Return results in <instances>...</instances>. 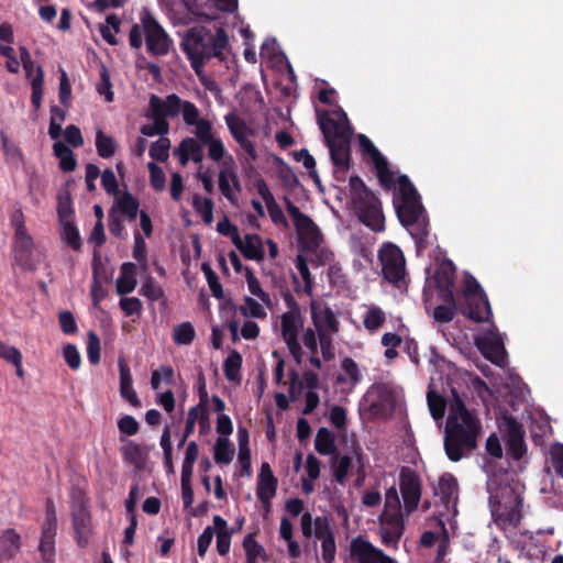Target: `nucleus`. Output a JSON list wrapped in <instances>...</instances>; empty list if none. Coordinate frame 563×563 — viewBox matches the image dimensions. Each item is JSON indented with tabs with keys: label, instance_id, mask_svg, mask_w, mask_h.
Instances as JSON below:
<instances>
[{
	"label": "nucleus",
	"instance_id": "nucleus-1",
	"mask_svg": "<svg viewBox=\"0 0 563 563\" xmlns=\"http://www.w3.org/2000/svg\"><path fill=\"white\" fill-rule=\"evenodd\" d=\"M444 434L445 454L452 462L462 460L465 453L477 448L481 421L466 408L457 391L452 390Z\"/></svg>",
	"mask_w": 563,
	"mask_h": 563
},
{
	"label": "nucleus",
	"instance_id": "nucleus-2",
	"mask_svg": "<svg viewBox=\"0 0 563 563\" xmlns=\"http://www.w3.org/2000/svg\"><path fill=\"white\" fill-rule=\"evenodd\" d=\"M397 185V191L394 195L396 214L411 236L421 243L429 233V222L421 197L407 175H399Z\"/></svg>",
	"mask_w": 563,
	"mask_h": 563
},
{
	"label": "nucleus",
	"instance_id": "nucleus-3",
	"mask_svg": "<svg viewBox=\"0 0 563 563\" xmlns=\"http://www.w3.org/2000/svg\"><path fill=\"white\" fill-rule=\"evenodd\" d=\"M229 45V38L222 27L217 29L213 34L205 26L189 29L181 41V49L187 55L192 69L200 74L205 62L212 58H223V51Z\"/></svg>",
	"mask_w": 563,
	"mask_h": 563
},
{
	"label": "nucleus",
	"instance_id": "nucleus-4",
	"mask_svg": "<svg viewBox=\"0 0 563 563\" xmlns=\"http://www.w3.org/2000/svg\"><path fill=\"white\" fill-rule=\"evenodd\" d=\"M318 113V123L330 150L331 161L336 168L345 173L351 162L352 128L347 115L342 108L332 112Z\"/></svg>",
	"mask_w": 563,
	"mask_h": 563
},
{
	"label": "nucleus",
	"instance_id": "nucleus-5",
	"mask_svg": "<svg viewBox=\"0 0 563 563\" xmlns=\"http://www.w3.org/2000/svg\"><path fill=\"white\" fill-rule=\"evenodd\" d=\"M351 205L360 222L374 232L385 229V217L379 198L358 176L350 177Z\"/></svg>",
	"mask_w": 563,
	"mask_h": 563
},
{
	"label": "nucleus",
	"instance_id": "nucleus-6",
	"mask_svg": "<svg viewBox=\"0 0 563 563\" xmlns=\"http://www.w3.org/2000/svg\"><path fill=\"white\" fill-rule=\"evenodd\" d=\"M460 312L470 320L482 323L489 321L492 308L484 289L472 275L466 276Z\"/></svg>",
	"mask_w": 563,
	"mask_h": 563
},
{
	"label": "nucleus",
	"instance_id": "nucleus-7",
	"mask_svg": "<svg viewBox=\"0 0 563 563\" xmlns=\"http://www.w3.org/2000/svg\"><path fill=\"white\" fill-rule=\"evenodd\" d=\"M286 210L296 228L299 243L303 250L316 251L322 243V235L312 219L288 198H285Z\"/></svg>",
	"mask_w": 563,
	"mask_h": 563
},
{
	"label": "nucleus",
	"instance_id": "nucleus-8",
	"mask_svg": "<svg viewBox=\"0 0 563 563\" xmlns=\"http://www.w3.org/2000/svg\"><path fill=\"white\" fill-rule=\"evenodd\" d=\"M385 279L394 285L404 280L406 262L402 251L395 244L387 243L378 252Z\"/></svg>",
	"mask_w": 563,
	"mask_h": 563
},
{
	"label": "nucleus",
	"instance_id": "nucleus-9",
	"mask_svg": "<svg viewBox=\"0 0 563 563\" xmlns=\"http://www.w3.org/2000/svg\"><path fill=\"white\" fill-rule=\"evenodd\" d=\"M141 22L147 51L154 56L166 55L169 51L170 40L165 30L148 11L142 13Z\"/></svg>",
	"mask_w": 563,
	"mask_h": 563
},
{
	"label": "nucleus",
	"instance_id": "nucleus-10",
	"mask_svg": "<svg viewBox=\"0 0 563 563\" xmlns=\"http://www.w3.org/2000/svg\"><path fill=\"white\" fill-rule=\"evenodd\" d=\"M358 142L363 153L371 157L380 186L386 190H395V175L394 172L389 168L386 157L378 151V148L366 135L360 134Z\"/></svg>",
	"mask_w": 563,
	"mask_h": 563
},
{
	"label": "nucleus",
	"instance_id": "nucleus-11",
	"mask_svg": "<svg viewBox=\"0 0 563 563\" xmlns=\"http://www.w3.org/2000/svg\"><path fill=\"white\" fill-rule=\"evenodd\" d=\"M302 329L300 314L284 313L280 320L282 338L286 343L294 361L300 365L303 360V351L298 340V334Z\"/></svg>",
	"mask_w": 563,
	"mask_h": 563
},
{
	"label": "nucleus",
	"instance_id": "nucleus-12",
	"mask_svg": "<svg viewBox=\"0 0 563 563\" xmlns=\"http://www.w3.org/2000/svg\"><path fill=\"white\" fill-rule=\"evenodd\" d=\"M350 555L357 563H397L396 560L374 547L362 536L351 540Z\"/></svg>",
	"mask_w": 563,
	"mask_h": 563
},
{
	"label": "nucleus",
	"instance_id": "nucleus-13",
	"mask_svg": "<svg viewBox=\"0 0 563 563\" xmlns=\"http://www.w3.org/2000/svg\"><path fill=\"white\" fill-rule=\"evenodd\" d=\"M71 521L76 543L79 548L84 549L89 544V539L92 534L91 514L85 499H80L74 504Z\"/></svg>",
	"mask_w": 563,
	"mask_h": 563
},
{
	"label": "nucleus",
	"instance_id": "nucleus-14",
	"mask_svg": "<svg viewBox=\"0 0 563 563\" xmlns=\"http://www.w3.org/2000/svg\"><path fill=\"white\" fill-rule=\"evenodd\" d=\"M399 488L404 499V507L409 515L415 511L421 498V482L415 471L402 467L399 475Z\"/></svg>",
	"mask_w": 563,
	"mask_h": 563
},
{
	"label": "nucleus",
	"instance_id": "nucleus-15",
	"mask_svg": "<svg viewBox=\"0 0 563 563\" xmlns=\"http://www.w3.org/2000/svg\"><path fill=\"white\" fill-rule=\"evenodd\" d=\"M311 319L318 335L334 334L339 331V321L331 308L312 300L310 305Z\"/></svg>",
	"mask_w": 563,
	"mask_h": 563
},
{
	"label": "nucleus",
	"instance_id": "nucleus-16",
	"mask_svg": "<svg viewBox=\"0 0 563 563\" xmlns=\"http://www.w3.org/2000/svg\"><path fill=\"white\" fill-rule=\"evenodd\" d=\"M380 521L379 536L382 543L396 550L405 530L402 516L397 514L388 515V517L382 515Z\"/></svg>",
	"mask_w": 563,
	"mask_h": 563
},
{
	"label": "nucleus",
	"instance_id": "nucleus-17",
	"mask_svg": "<svg viewBox=\"0 0 563 563\" xmlns=\"http://www.w3.org/2000/svg\"><path fill=\"white\" fill-rule=\"evenodd\" d=\"M454 277L455 267L451 261H443L437 266L433 279L441 300L453 301Z\"/></svg>",
	"mask_w": 563,
	"mask_h": 563
},
{
	"label": "nucleus",
	"instance_id": "nucleus-18",
	"mask_svg": "<svg viewBox=\"0 0 563 563\" xmlns=\"http://www.w3.org/2000/svg\"><path fill=\"white\" fill-rule=\"evenodd\" d=\"M33 239L27 234L23 222L16 223L13 252L15 261L21 266H26L31 260L33 252Z\"/></svg>",
	"mask_w": 563,
	"mask_h": 563
},
{
	"label": "nucleus",
	"instance_id": "nucleus-19",
	"mask_svg": "<svg viewBox=\"0 0 563 563\" xmlns=\"http://www.w3.org/2000/svg\"><path fill=\"white\" fill-rule=\"evenodd\" d=\"M492 515L499 526L516 528L521 520L520 500L515 498V503L511 506L501 505L499 501L493 504Z\"/></svg>",
	"mask_w": 563,
	"mask_h": 563
},
{
	"label": "nucleus",
	"instance_id": "nucleus-20",
	"mask_svg": "<svg viewBox=\"0 0 563 563\" xmlns=\"http://www.w3.org/2000/svg\"><path fill=\"white\" fill-rule=\"evenodd\" d=\"M482 355L497 366L506 362V350L501 341L492 338H482L476 341Z\"/></svg>",
	"mask_w": 563,
	"mask_h": 563
},
{
	"label": "nucleus",
	"instance_id": "nucleus-21",
	"mask_svg": "<svg viewBox=\"0 0 563 563\" xmlns=\"http://www.w3.org/2000/svg\"><path fill=\"white\" fill-rule=\"evenodd\" d=\"M22 539L13 528H8L0 533V560H12L20 552Z\"/></svg>",
	"mask_w": 563,
	"mask_h": 563
},
{
	"label": "nucleus",
	"instance_id": "nucleus-22",
	"mask_svg": "<svg viewBox=\"0 0 563 563\" xmlns=\"http://www.w3.org/2000/svg\"><path fill=\"white\" fill-rule=\"evenodd\" d=\"M175 155L181 165H186L189 159L195 163H201L203 159L202 144L194 137H185L175 150Z\"/></svg>",
	"mask_w": 563,
	"mask_h": 563
},
{
	"label": "nucleus",
	"instance_id": "nucleus-23",
	"mask_svg": "<svg viewBox=\"0 0 563 563\" xmlns=\"http://www.w3.org/2000/svg\"><path fill=\"white\" fill-rule=\"evenodd\" d=\"M459 485L456 478L451 473H444L435 488V495L440 497L441 503L448 508L449 505L456 500Z\"/></svg>",
	"mask_w": 563,
	"mask_h": 563
},
{
	"label": "nucleus",
	"instance_id": "nucleus-24",
	"mask_svg": "<svg viewBox=\"0 0 563 563\" xmlns=\"http://www.w3.org/2000/svg\"><path fill=\"white\" fill-rule=\"evenodd\" d=\"M136 265L128 262L121 266V274L117 279V292L121 296L132 292L136 287Z\"/></svg>",
	"mask_w": 563,
	"mask_h": 563
},
{
	"label": "nucleus",
	"instance_id": "nucleus-25",
	"mask_svg": "<svg viewBox=\"0 0 563 563\" xmlns=\"http://www.w3.org/2000/svg\"><path fill=\"white\" fill-rule=\"evenodd\" d=\"M230 180L232 181L233 188L236 191H241V185L238 178L236 173L231 169H221L218 176L219 189L221 194L232 203H235L236 197L232 191L230 186Z\"/></svg>",
	"mask_w": 563,
	"mask_h": 563
},
{
	"label": "nucleus",
	"instance_id": "nucleus-26",
	"mask_svg": "<svg viewBox=\"0 0 563 563\" xmlns=\"http://www.w3.org/2000/svg\"><path fill=\"white\" fill-rule=\"evenodd\" d=\"M314 449L321 455H334L338 453L335 437L328 428H320L316 434Z\"/></svg>",
	"mask_w": 563,
	"mask_h": 563
},
{
	"label": "nucleus",
	"instance_id": "nucleus-27",
	"mask_svg": "<svg viewBox=\"0 0 563 563\" xmlns=\"http://www.w3.org/2000/svg\"><path fill=\"white\" fill-rule=\"evenodd\" d=\"M277 485L276 476L257 479L256 496L267 511L271 509V500L276 495Z\"/></svg>",
	"mask_w": 563,
	"mask_h": 563
},
{
	"label": "nucleus",
	"instance_id": "nucleus-28",
	"mask_svg": "<svg viewBox=\"0 0 563 563\" xmlns=\"http://www.w3.org/2000/svg\"><path fill=\"white\" fill-rule=\"evenodd\" d=\"M121 453L126 463L134 465L139 470L144 466L146 452L141 444L135 443L134 441H129L121 448Z\"/></svg>",
	"mask_w": 563,
	"mask_h": 563
},
{
	"label": "nucleus",
	"instance_id": "nucleus-29",
	"mask_svg": "<svg viewBox=\"0 0 563 563\" xmlns=\"http://www.w3.org/2000/svg\"><path fill=\"white\" fill-rule=\"evenodd\" d=\"M74 213L70 191L67 187H63L57 194V217L59 223L73 221Z\"/></svg>",
	"mask_w": 563,
	"mask_h": 563
},
{
	"label": "nucleus",
	"instance_id": "nucleus-30",
	"mask_svg": "<svg viewBox=\"0 0 563 563\" xmlns=\"http://www.w3.org/2000/svg\"><path fill=\"white\" fill-rule=\"evenodd\" d=\"M96 151L101 158H110L118 151V142L111 135L106 134L101 129L96 131Z\"/></svg>",
	"mask_w": 563,
	"mask_h": 563
},
{
	"label": "nucleus",
	"instance_id": "nucleus-31",
	"mask_svg": "<svg viewBox=\"0 0 563 563\" xmlns=\"http://www.w3.org/2000/svg\"><path fill=\"white\" fill-rule=\"evenodd\" d=\"M54 155L59 159V167L63 172H73L77 167L73 150L63 142H55L53 145Z\"/></svg>",
	"mask_w": 563,
	"mask_h": 563
},
{
	"label": "nucleus",
	"instance_id": "nucleus-32",
	"mask_svg": "<svg viewBox=\"0 0 563 563\" xmlns=\"http://www.w3.org/2000/svg\"><path fill=\"white\" fill-rule=\"evenodd\" d=\"M243 549L245 551V563H257V559L267 560V554L262 544L256 541L255 533H249L244 537Z\"/></svg>",
	"mask_w": 563,
	"mask_h": 563
},
{
	"label": "nucleus",
	"instance_id": "nucleus-33",
	"mask_svg": "<svg viewBox=\"0 0 563 563\" xmlns=\"http://www.w3.org/2000/svg\"><path fill=\"white\" fill-rule=\"evenodd\" d=\"M228 129L235 141L254 135V131L234 112L224 117Z\"/></svg>",
	"mask_w": 563,
	"mask_h": 563
},
{
	"label": "nucleus",
	"instance_id": "nucleus-34",
	"mask_svg": "<svg viewBox=\"0 0 563 563\" xmlns=\"http://www.w3.org/2000/svg\"><path fill=\"white\" fill-rule=\"evenodd\" d=\"M240 251L247 260L262 261L265 256L262 240L257 234H246Z\"/></svg>",
	"mask_w": 563,
	"mask_h": 563
},
{
	"label": "nucleus",
	"instance_id": "nucleus-35",
	"mask_svg": "<svg viewBox=\"0 0 563 563\" xmlns=\"http://www.w3.org/2000/svg\"><path fill=\"white\" fill-rule=\"evenodd\" d=\"M60 224V238L63 242L76 252L81 250L82 243L79 234V230L74 221L62 222Z\"/></svg>",
	"mask_w": 563,
	"mask_h": 563
},
{
	"label": "nucleus",
	"instance_id": "nucleus-36",
	"mask_svg": "<svg viewBox=\"0 0 563 563\" xmlns=\"http://www.w3.org/2000/svg\"><path fill=\"white\" fill-rule=\"evenodd\" d=\"M242 361V355L236 350H232L224 360L223 372L229 382H240Z\"/></svg>",
	"mask_w": 563,
	"mask_h": 563
},
{
	"label": "nucleus",
	"instance_id": "nucleus-37",
	"mask_svg": "<svg viewBox=\"0 0 563 563\" xmlns=\"http://www.w3.org/2000/svg\"><path fill=\"white\" fill-rule=\"evenodd\" d=\"M234 448L225 437H219L214 444V461L217 464H230L233 460Z\"/></svg>",
	"mask_w": 563,
	"mask_h": 563
},
{
	"label": "nucleus",
	"instance_id": "nucleus-38",
	"mask_svg": "<svg viewBox=\"0 0 563 563\" xmlns=\"http://www.w3.org/2000/svg\"><path fill=\"white\" fill-rule=\"evenodd\" d=\"M192 207L199 213L206 224H211L213 221L214 205L211 198H201L198 194L192 197Z\"/></svg>",
	"mask_w": 563,
	"mask_h": 563
},
{
	"label": "nucleus",
	"instance_id": "nucleus-39",
	"mask_svg": "<svg viewBox=\"0 0 563 563\" xmlns=\"http://www.w3.org/2000/svg\"><path fill=\"white\" fill-rule=\"evenodd\" d=\"M351 465L352 460L349 455L339 456L338 453L333 455L331 466L333 470L334 479L339 484L345 483Z\"/></svg>",
	"mask_w": 563,
	"mask_h": 563
},
{
	"label": "nucleus",
	"instance_id": "nucleus-40",
	"mask_svg": "<svg viewBox=\"0 0 563 563\" xmlns=\"http://www.w3.org/2000/svg\"><path fill=\"white\" fill-rule=\"evenodd\" d=\"M139 207V200L129 191L123 192L122 196L118 199V208L123 214L128 217L129 221H134L136 219Z\"/></svg>",
	"mask_w": 563,
	"mask_h": 563
},
{
	"label": "nucleus",
	"instance_id": "nucleus-41",
	"mask_svg": "<svg viewBox=\"0 0 563 563\" xmlns=\"http://www.w3.org/2000/svg\"><path fill=\"white\" fill-rule=\"evenodd\" d=\"M245 279L247 283L249 291L256 296L266 306L271 305V297L269 294L264 291L258 278L254 275V272L252 268L246 267L245 268Z\"/></svg>",
	"mask_w": 563,
	"mask_h": 563
},
{
	"label": "nucleus",
	"instance_id": "nucleus-42",
	"mask_svg": "<svg viewBox=\"0 0 563 563\" xmlns=\"http://www.w3.org/2000/svg\"><path fill=\"white\" fill-rule=\"evenodd\" d=\"M444 305H439L433 309V319L440 323H446L453 320L455 312L460 311V302L455 301L453 297V301H445Z\"/></svg>",
	"mask_w": 563,
	"mask_h": 563
},
{
	"label": "nucleus",
	"instance_id": "nucleus-43",
	"mask_svg": "<svg viewBox=\"0 0 563 563\" xmlns=\"http://www.w3.org/2000/svg\"><path fill=\"white\" fill-rule=\"evenodd\" d=\"M174 368L169 365H162L158 369H154L151 375V387L157 390L161 387L162 382L167 385L175 384Z\"/></svg>",
	"mask_w": 563,
	"mask_h": 563
},
{
	"label": "nucleus",
	"instance_id": "nucleus-44",
	"mask_svg": "<svg viewBox=\"0 0 563 563\" xmlns=\"http://www.w3.org/2000/svg\"><path fill=\"white\" fill-rule=\"evenodd\" d=\"M43 85H44V71L42 66L36 67V75L31 80L32 93L31 102L34 110L37 111L42 104L43 98Z\"/></svg>",
	"mask_w": 563,
	"mask_h": 563
},
{
	"label": "nucleus",
	"instance_id": "nucleus-45",
	"mask_svg": "<svg viewBox=\"0 0 563 563\" xmlns=\"http://www.w3.org/2000/svg\"><path fill=\"white\" fill-rule=\"evenodd\" d=\"M195 336L196 331L190 322H183L174 328L173 340L178 345L190 344Z\"/></svg>",
	"mask_w": 563,
	"mask_h": 563
},
{
	"label": "nucleus",
	"instance_id": "nucleus-46",
	"mask_svg": "<svg viewBox=\"0 0 563 563\" xmlns=\"http://www.w3.org/2000/svg\"><path fill=\"white\" fill-rule=\"evenodd\" d=\"M170 140L162 136L153 142L150 147V156L152 159L165 163L169 157Z\"/></svg>",
	"mask_w": 563,
	"mask_h": 563
},
{
	"label": "nucleus",
	"instance_id": "nucleus-47",
	"mask_svg": "<svg viewBox=\"0 0 563 563\" xmlns=\"http://www.w3.org/2000/svg\"><path fill=\"white\" fill-rule=\"evenodd\" d=\"M386 321L385 313L383 310L378 307H372L369 308L364 318L363 323L366 330L374 332L378 328H380Z\"/></svg>",
	"mask_w": 563,
	"mask_h": 563
},
{
	"label": "nucleus",
	"instance_id": "nucleus-48",
	"mask_svg": "<svg viewBox=\"0 0 563 563\" xmlns=\"http://www.w3.org/2000/svg\"><path fill=\"white\" fill-rule=\"evenodd\" d=\"M428 406L430 413L434 420H440L444 417L446 401L441 395L430 390L427 395Z\"/></svg>",
	"mask_w": 563,
	"mask_h": 563
},
{
	"label": "nucleus",
	"instance_id": "nucleus-49",
	"mask_svg": "<svg viewBox=\"0 0 563 563\" xmlns=\"http://www.w3.org/2000/svg\"><path fill=\"white\" fill-rule=\"evenodd\" d=\"M313 536L320 541L335 537L331 521L327 516H318L314 518Z\"/></svg>",
	"mask_w": 563,
	"mask_h": 563
},
{
	"label": "nucleus",
	"instance_id": "nucleus-50",
	"mask_svg": "<svg viewBox=\"0 0 563 563\" xmlns=\"http://www.w3.org/2000/svg\"><path fill=\"white\" fill-rule=\"evenodd\" d=\"M402 516L401 505L398 496V492L395 486H391L386 490L385 494V509L383 516L395 515Z\"/></svg>",
	"mask_w": 563,
	"mask_h": 563
},
{
	"label": "nucleus",
	"instance_id": "nucleus-51",
	"mask_svg": "<svg viewBox=\"0 0 563 563\" xmlns=\"http://www.w3.org/2000/svg\"><path fill=\"white\" fill-rule=\"evenodd\" d=\"M296 267L301 276V278L303 279V291L305 294H307L308 296H311L312 295V287H313V280H312V276H311V273L309 271V267H308V264H307V260L303 255H297L296 257Z\"/></svg>",
	"mask_w": 563,
	"mask_h": 563
},
{
	"label": "nucleus",
	"instance_id": "nucleus-52",
	"mask_svg": "<svg viewBox=\"0 0 563 563\" xmlns=\"http://www.w3.org/2000/svg\"><path fill=\"white\" fill-rule=\"evenodd\" d=\"M147 168L150 170V184L153 189L156 191L164 190L166 184V176L164 170L154 162L148 163Z\"/></svg>",
	"mask_w": 563,
	"mask_h": 563
},
{
	"label": "nucleus",
	"instance_id": "nucleus-53",
	"mask_svg": "<svg viewBox=\"0 0 563 563\" xmlns=\"http://www.w3.org/2000/svg\"><path fill=\"white\" fill-rule=\"evenodd\" d=\"M296 161H302L303 166L308 169L309 176L313 179L317 185H320V179L316 169V159L310 155L309 151L301 148L295 154Z\"/></svg>",
	"mask_w": 563,
	"mask_h": 563
},
{
	"label": "nucleus",
	"instance_id": "nucleus-54",
	"mask_svg": "<svg viewBox=\"0 0 563 563\" xmlns=\"http://www.w3.org/2000/svg\"><path fill=\"white\" fill-rule=\"evenodd\" d=\"M100 340L95 331L88 332V342H87V355L88 360L92 365H96L100 362Z\"/></svg>",
	"mask_w": 563,
	"mask_h": 563
},
{
	"label": "nucleus",
	"instance_id": "nucleus-55",
	"mask_svg": "<svg viewBox=\"0 0 563 563\" xmlns=\"http://www.w3.org/2000/svg\"><path fill=\"white\" fill-rule=\"evenodd\" d=\"M505 440L518 439L525 437L522 424L512 417H506L504 420Z\"/></svg>",
	"mask_w": 563,
	"mask_h": 563
},
{
	"label": "nucleus",
	"instance_id": "nucleus-56",
	"mask_svg": "<svg viewBox=\"0 0 563 563\" xmlns=\"http://www.w3.org/2000/svg\"><path fill=\"white\" fill-rule=\"evenodd\" d=\"M241 313L245 317L265 318L266 312L264 308L252 297L244 298V305L240 308Z\"/></svg>",
	"mask_w": 563,
	"mask_h": 563
},
{
	"label": "nucleus",
	"instance_id": "nucleus-57",
	"mask_svg": "<svg viewBox=\"0 0 563 563\" xmlns=\"http://www.w3.org/2000/svg\"><path fill=\"white\" fill-rule=\"evenodd\" d=\"M58 323L62 332L65 334H75L78 331L75 317L68 310H64L58 313Z\"/></svg>",
	"mask_w": 563,
	"mask_h": 563
},
{
	"label": "nucleus",
	"instance_id": "nucleus-58",
	"mask_svg": "<svg viewBox=\"0 0 563 563\" xmlns=\"http://www.w3.org/2000/svg\"><path fill=\"white\" fill-rule=\"evenodd\" d=\"M196 131V140L200 142L202 145L207 142H210L213 137H216L212 133V124L207 119H201L198 123L195 124Z\"/></svg>",
	"mask_w": 563,
	"mask_h": 563
},
{
	"label": "nucleus",
	"instance_id": "nucleus-59",
	"mask_svg": "<svg viewBox=\"0 0 563 563\" xmlns=\"http://www.w3.org/2000/svg\"><path fill=\"white\" fill-rule=\"evenodd\" d=\"M140 292L142 296H144L153 301L158 300L164 295L161 286H158L152 277L147 278L143 283V285L140 289Z\"/></svg>",
	"mask_w": 563,
	"mask_h": 563
},
{
	"label": "nucleus",
	"instance_id": "nucleus-60",
	"mask_svg": "<svg viewBox=\"0 0 563 563\" xmlns=\"http://www.w3.org/2000/svg\"><path fill=\"white\" fill-rule=\"evenodd\" d=\"M64 358L71 369H78L81 364V356L75 344L68 343L63 350Z\"/></svg>",
	"mask_w": 563,
	"mask_h": 563
},
{
	"label": "nucleus",
	"instance_id": "nucleus-61",
	"mask_svg": "<svg viewBox=\"0 0 563 563\" xmlns=\"http://www.w3.org/2000/svg\"><path fill=\"white\" fill-rule=\"evenodd\" d=\"M119 305L128 317L140 314L143 308L141 300L136 297L121 298Z\"/></svg>",
	"mask_w": 563,
	"mask_h": 563
},
{
	"label": "nucleus",
	"instance_id": "nucleus-62",
	"mask_svg": "<svg viewBox=\"0 0 563 563\" xmlns=\"http://www.w3.org/2000/svg\"><path fill=\"white\" fill-rule=\"evenodd\" d=\"M208 146V156L213 162H220L225 155V147L219 137H213L210 142L205 144Z\"/></svg>",
	"mask_w": 563,
	"mask_h": 563
},
{
	"label": "nucleus",
	"instance_id": "nucleus-63",
	"mask_svg": "<svg viewBox=\"0 0 563 563\" xmlns=\"http://www.w3.org/2000/svg\"><path fill=\"white\" fill-rule=\"evenodd\" d=\"M118 428L121 433L126 435H134L140 430V424L137 420L130 415H125L118 421Z\"/></svg>",
	"mask_w": 563,
	"mask_h": 563
},
{
	"label": "nucleus",
	"instance_id": "nucleus-64",
	"mask_svg": "<svg viewBox=\"0 0 563 563\" xmlns=\"http://www.w3.org/2000/svg\"><path fill=\"white\" fill-rule=\"evenodd\" d=\"M38 552L42 563H55L56 548L55 542L40 541Z\"/></svg>",
	"mask_w": 563,
	"mask_h": 563
}]
</instances>
